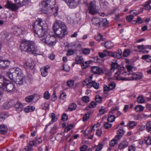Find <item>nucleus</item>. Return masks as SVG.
<instances>
[{"label":"nucleus","mask_w":151,"mask_h":151,"mask_svg":"<svg viewBox=\"0 0 151 151\" xmlns=\"http://www.w3.org/2000/svg\"><path fill=\"white\" fill-rule=\"evenodd\" d=\"M102 97L99 95H97L95 97V100L96 103H100L102 101Z\"/></svg>","instance_id":"79ce46f5"},{"label":"nucleus","mask_w":151,"mask_h":151,"mask_svg":"<svg viewBox=\"0 0 151 151\" xmlns=\"http://www.w3.org/2000/svg\"><path fill=\"white\" fill-rule=\"evenodd\" d=\"M99 54L100 57L101 58H104L107 56V54L106 52H99Z\"/></svg>","instance_id":"69168bd1"},{"label":"nucleus","mask_w":151,"mask_h":151,"mask_svg":"<svg viewBox=\"0 0 151 151\" xmlns=\"http://www.w3.org/2000/svg\"><path fill=\"white\" fill-rule=\"evenodd\" d=\"M135 150L136 147L132 145H130L128 147V151H135Z\"/></svg>","instance_id":"338daca9"},{"label":"nucleus","mask_w":151,"mask_h":151,"mask_svg":"<svg viewBox=\"0 0 151 151\" xmlns=\"http://www.w3.org/2000/svg\"><path fill=\"white\" fill-rule=\"evenodd\" d=\"M24 76H17L14 81L17 84L22 85L23 83Z\"/></svg>","instance_id":"4468645a"},{"label":"nucleus","mask_w":151,"mask_h":151,"mask_svg":"<svg viewBox=\"0 0 151 151\" xmlns=\"http://www.w3.org/2000/svg\"><path fill=\"white\" fill-rule=\"evenodd\" d=\"M96 8L95 1H93L91 2L88 6L89 13L93 15L97 14L98 12Z\"/></svg>","instance_id":"39448f33"},{"label":"nucleus","mask_w":151,"mask_h":151,"mask_svg":"<svg viewBox=\"0 0 151 151\" xmlns=\"http://www.w3.org/2000/svg\"><path fill=\"white\" fill-rule=\"evenodd\" d=\"M103 145L101 144H99L96 146L95 150L96 151H100L102 149Z\"/></svg>","instance_id":"0e129e2a"},{"label":"nucleus","mask_w":151,"mask_h":151,"mask_svg":"<svg viewBox=\"0 0 151 151\" xmlns=\"http://www.w3.org/2000/svg\"><path fill=\"white\" fill-rule=\"evenodd\" d=\"M128 145V142L126 141H124L119 144L118 148L120 149H123L127 147Z\"/></svg>","instance_id":"aec40b11"},{"label":"nucleus","mask_w":151,"mask_h":151,"mask_svg":"<svg viewBox=\"0 0 151 151\" xmlns=\"http://www.w3.org/2000/svg\"><path fill=\"white\" fill-rule=\"evenodd\" d=\"M111 68L110 70L111 72H114L115 69H118V71H123L124 69V67H122L119 65L116 62H112L111 64Z\"/></svg>","instance_id":"6e6552de"},{"label":"nucleus","mask_w":151,"mask_h":151,"mask_svg":"<svg viewBox=\"0 0 151 151\" xmlns=\"http://www.w3.org/2000/svg\"><path fill=\"white\" fill-rule=\"evenodd\" d=\"M35 107L32 106H29L25 107L24 109V111L27 113L32 112L34 111Z\"/></svg>","instance_id":"4be33fe9"},{"label":"nucleus","mask_w":151,"mask_h":151,"mask_svg":"<svg viewBox=\"0 0 151 151\" xmlns=\"http://www.w3.org/2000/svg\"><path fill=\"white\" fill-rule=\"evenodd\" d=\"M115 86L116 84L114 82L111 83L109 86V89L110 90H112L115 88Z\"/></svg>","instance_id":"864d4df0"},{"label":"nucleus","mask_w":151,"mask_h":151,"mask_svg":"<svg viewBox=\"0 0 151 151\" xmlns=\"http://www.w3.org/2000/svg\"><path fill=\"white\" fill-rule=\"evenodd\" d=\"M137 15V14L134 12L132 15H131L127 17V20L128 22H131L133 18V16Z\"/></svg>","instance_id":"e433bc0d"},{"label":"nucleus","mask_w":151,"mask_h":151,"mask_svg":"<svg viewBox=\"0 0 151 151\" xmlns=\"http://www.w3.org/2000/svg\"><path fill=\"white\" fill-rule=\"evenodd\" d=\"M144 109V107L140 105H137L135 107V110L137 112L142 111Z\"/></svg>","instance_id":"b1692460"},{"label":"nucleus","mask_w":151,"mask_h":151,"mask_svg":"<svg viewBox=\"0 0 151 151\" xmlns=\"http://www.w3.org/2000/svg\"><path fill=\"white\" fill-rule=\"evenodd\" d=\"M115 119V117L114 116L111 115L108 117L107 120L108 122H112L114 121Z\"/></svg>","instance_id":"603ef678"},{"label":"nucleus","mask_w":151,"mask_h":151,"mask_svg":"<svg viewBox=\"0 0 151 151\" xmlns=\"http://www.w3.org/2000/svg\"><path fill=\"white\" fill-rule=\"evenodd\" d=\"M131 73L129 72H124V69L123 71H117L116 73L114 76L116 79L118 81L124 80V78H121V75L126 76L127 75H131Z\"/></svg>","instance_id":"0eeeda50"},{"label":"nucleus","mask_w":151,"mask_h":151,"mask_svg":"<svg viewBox=\"0 0 151 151\" xmlns=\"http://www.w3.org/2000/svg\"><path fill=\"white\" fill-rule=\"evenodd\" d=\"M96 105V104L94 101H91L88 105V107L90 108H93Z\"/></svg>","instance_id":"09e8293b"},{"label":"nucleus","mask_w":151,"mask_h":151,"mask_svg":"<svg viewBox=\"0 0 151 151\" xmlns=\"http://www.w3.org/2000/svg\"><path fill=\"white\" fill-rule=\"evenodd\" d=\"M76 63L77 64H81L83 62V58L82 56H77L75 58Z\"/></svg>","instance_id":"5701e85b"},{"label":"nucleus","mask_w":151,"mask_h":151,"mask_svg":"<svg viewBox=\"0 0 151 151\" xmlns=\"http://www.w3.org/2000/svg\"><path fill=\"white\" fill-rule=\"evenodd\" d=\"M35 96V94H33L30 96H27L25 98V101L28 102H31L34 99Z\"/></svg>","instance_id":"c756f323"},{"label":"nucleus","mask_w":151,"mask_h":151,"mask_svg":"<svg viewBox=\"0 0 151 151\" xmlns=\"http://www.w3.org/2000/svg\"><path fill=\"white\" fill-rule=\"evenodd\" d=\"M91 71L95 74H99L102 73L103 70L98 66H94L91 67Z\"/></svg>","instance_id":"f8f14e48"},{"label":"nucleus","mask_w":151,"mask_h":151,"mask_svg":"<svg viewBox=\"0 0 151 151\" xmlns=\"http://www.w3.org/2000/svg\"><path fill=\"white\" fill-rule=\"evenodd\" d=\"M137 101L139 103H142L145 101V100L143 97L139 96L137 98Z\"/></svg>","instance_id":"c03bdc74"},{"label":"nucleus","mask_w":151,"mask_h":151,"mask_svg":"<svg viewBox=\"0 0 151 151\" xmlns=\"http://www.w3.org/2000/svg\"><path fill=\"white\" fill-rule=\"evenodd\" d=\"M74 53V50H68L66 53L67 56H70L73 55Z\"/></svg>","instance_id":"bf43d9fd"},{"label":"nucleus","mask_w":151,"mask_h":151,"mask_svg":"<svg viewBox=\"0 0 151 151\" xmlns=\"http://www.w3.org/2000/svg\"><path fill=\"white\" fill-rule=\"evenodd\" d=\"M90 114L88 112L83 116V121H86L89 118Z\"/></svg>","instance_id":"13d9d810"},{"label":"nucleus","mask_w":151,"mask_h":151,"mask_svg":"<svg viewBox=\"0 0 151 151\" xmlns=\"http://www.w3.org/2000/svg\"><path fill=\"white\" fill-rule=\"evenodd\" d=\"M131 77L133 79L135 80L139 79L141 78V76L139 75H138L135 73H132L131 74Z\"/></svg>","instance_id":"72a5a7b5"},{"label":"nucleus","mask_w":151,"mask_h":151,"mask_svg":"<svg viewBox=\"0 0 151 151\" xmlns=\"http://www.w3.org/2000/svg\"><path fill=\"white\" fill-rule=\"evenodd\" d=\"M113 47V43L110 41H108L106 42L105 47L106 49H111Z\"/></svg>","instance_id":"393cba45"},{"label":"nucleus","mask_w":151,"mask_h":151,"mask_svg":"<svg viewBox=\"0 0 151 151\" xmlns=\"http://www.w3.org/2000/svg\"><path fill=\"white\" fill-rule=\"evenodd\" d=\"M74 81L73 80H70L67 82V85L69 87H71L74 84Z\"/></svg>","instance_id":"3c124183"},{"label":"nucleus","mask_w":151,"mask_h":151,"mask_svg":"<svg viewBox=\"0 0 151 151\" xmlns=\"http://www.w3.org/2000/svg\"><path fill=\"white\" fill-rule=\"evenodd\" d=\"M47 68L45 67L41 68L40 70L41 74L42 76L45 77L47 75Z\"/></svg>","instance_id":"cd10ccee"},{"label":"nucleus","mask_w":151,"mask_h":151,"mask_svg":"<svg viewBox=\"0 0 151 151\" xmlns=\"http://www.w3.org/2000/svg\"><path fill=\"white\" fill-rule=\"evenodd\" d=\"M112 125L111 124L107 122L104 124V126L105 129H108L110 128L111 127Z\"/></svg>","instance_id":"680f3d73"},{"label":"nucleus","mask_w":151,"mask_h":151,"mask_svg":"<svg viewBox=\"0 0 151 151\" xmlns=\"http://www.w3.org/2000/svg\"><path fill=\"white\" fill-rule=\"evenodd\" d=\"M53 31L56 36L62 38L67 33L66 27L64 23L61 22H56L53 26Z\"/></svg>","instance_id":"7ed1b4c3"},{"label":"nucleus","mask_w":151,"mask_h":151,"mask_svg":"<svg viewBox=\"0 0 151 151\" xmlns=\"http://www.w3.org/2000/svg\"><path fill=\"white\" fill-rule=\"evenodd\" d=\"M144 127L148 132H150L151 131V122L149 121L147 122L145 125L144 126Z\"/></svg>","instance_id":"a878e982"},{"label":"nucleus","mask_w":151,"mask_h":151,"mask_svg":"<svg viewBox=\"0 0 151 151\" xmlns=\"http://www.w3.org/2000/svg\"><path fill=\"white\" fill-rule=\"evenodd\" d=\"M12 105L11 101H6L4 105V109H8L10 108Z\"/></svg>","instance_id":"7c9ffc66"},{"label":"nucleus","mask_w":151,"mask_h":151,"mask_svg":"<svg viewBox=\"0 0 151 151\" xmlns=\"http://www.w3.org/2000/svg\"><path fill=\"white\" fill-rule=\"evenodd\" d=\"M36 141L35 140L30 141L28 146L27 147L28 148H30L32 149V151L33 150V147L35 145Z\"/></svg>","instance_id":"ea45409f"},{"label":"nucleus","mask_w":151,"mask_h":151,"mask_svg":"<svg viewBox=\"0 0 151 151\" xmlns=\"http://www.w3.org/2000/svg\"><path fill=\"white\" fill-rule=\"evenodd\" d=\"M56 4L55 0H47L42 3V11L45 14L48 13L50 10H52Z\"/></svg>","instance_id":"20e7f679"},{"label":"nucleus","mask_w":151,"mask_h":151,"mask_svg":"<svg viewBox=\"0 0 151 151\" xmlns=\"http://www.w3.org/2000/svg\"><path fill=\"white\" fill-rule=\"evenodd\" d=\"M100 19V18L97 17H94L91 20V23L99 27Z\"/></svg>","instance_id":"6ab92c4d"},{"label":"nucleus","mask_w":151,"mask_h":151,"mask_svg":"<svg viewBox=\"0 0 151 151\" xmlns=\"http://www.w3.org/2000/svg\"><path fill=\"white\" fill-rule=\"evenodd\" d=\"M151 2V0H149L148 1L146 2L144 6L145 9V10H148L151 9V7L150 5Z\"/></svg>","instance_id":"473e14b6"},{"label":"nucleus","mask_w":151,"mask_h":151,"mask_svg":"<svg viewBox=\"0 0 151 151\" xmlns=\"http://www.w3.org/2000/svg\"><path fill=\"white\" fill-rule=\"evenodd\" d=\"M6 82L7 81L4 77L0 75V87H3Z\"/></svg>","instance_id":"a211bd4d"},{"label":"nucleus","mask_w":151,"mask_h":151,"mask_svg":"<svg viewBox=\"0 0 151 151\" xmlns=\"http://www.w3.org/2000/svg\"><path fill=\"white\" fill-rule=\"evenodd\" d=\"M93 86L96 89H98L99 87V84L95 82V81H92Z\"/></svg>","instance_id":"49530a36"},{"label":"nucleus","mask_w":151,"mask_h":151,"mask_svg":"<svg viewBox=\"0 0 151 151\" xmlns=\"http://www.w3.org/2000/svg\"><path fill=\"white\" fill-rule=\"evenodd\" d=\"M32 27L35 36L40 37L43 43L50 47L55 45L56 38L48 33V27L45 21L38 18L33 23Z\"/></svg>","instance_id":"f257e3e1"},{"label":"nucleus","mask_w":151,"mask_h":151,"mask_svg":"<svg viewBox=\"0 0 151 151\" xmlns=\"http://www.w3.org/2000/svg\"><path fill=\"white\" fill-rule=\"evenodd\" d=\"M20 49L22 51L27 52L30 54L36 55L38 49L33 42L24 40L21 42Z\"/></svg>","instance_id":"f03ea898"},{"label":"nucleus","mask_w":151,"mask_h":151,"mask_svg":"<svg viewBox=\"0 0 151 151\" xmlns=\"http://www.w3.org/2000/svg\"><path fill=\"white\" fill-rule=\"evenodd\" d=\"M5 8L10 9L12 11H16L17 9L16 4H13L9 1H7L6 4L5 6Z\"/></svg>","instance_id":"1a4fd4ad"},{"label":"nucleus","mask_w":151,"mask_h":151,"mask_svg":"<svg viewBox=\"0 0 151 151\" xmlns=\"http://www.w3.org/2000/svg\"><path fill=\"white\" fill-rule=\"evenodd\" d=\"M150 57L151 56L150 55H145L142 56V59L143 60H146L147 62H149L151 61V59H149Z\"/></svg>","instance_id":"f704fd0d"},{"label":"nucleus","mask_w":151,"mask_h":151,"mask_svg":"<svg viewBox=\"0 0 151 151\" xmlns=\"http://www.w3.org/2000/svg\"><path fill=\"white\" fill-rule=\"evenodd\" d=\"M7 116V114L5 113H2L0 114V121L4 120Z\"/></svg>","instance_id":"58836bf2"},{"label":"nucleus","mask_w":151,"mask_h":151,"mask_svg":"<svg viewBox=\"0 0 151 151\" xmlns=\"http://www.w3.org/2000/svg\"><path fill=\"white\" fill-rule=\"evenodd\" d=\"M99 27H106L109 24V22L106 18H100Z\"/></svg>","instance_id":"9b49d317"},{"label":"nucleus","mask_w":151,"mask_h":151,"mask_svg":"<svg viewBox=\"0 0 151 151\" xmlns=\"http://www.w3.org/2000/svg\"><path fill=\"white\" fill-rule=\"evenodd\" d=\"M57 127L56 126H54L53 127L51 128L50 131V132L53 134H54L56 133V129Z\"/></svg>","instance_id":"6e6d98bb"},{"label":"nucleus","mask_w":151,"mask_h":151,"mask_svg":"<svg viewBox=\"0 0 151 151\" xmlns=\"http://www.w3.org/2000/svg\"><path fill=\"white\" fill-rule=\"evenodd\" d=\"M124 131L123 128L118 130L117 132V135L115 136V138L117 140H119L122 137L124 134Z\"/></svg>","instance_id":"2eb2a0df"},{"label":"nucleus","mask_w":151,"mask_h":151,"mask_svg":"<svg viewBox=\"0 0 151 151\" xmlns=\"http://www.w3.org/2000/svg\"><path fill=\"white\" fill-rule=\"evenodd\" d=\"M143 142L145 143L147 145H150L151 144V138L149 136L146 137L144 140V141H143Z\"/></svg>","instance_id":"2f4dec72"},{"label":"nucleus","mask_w":151,"mask_h":151,"mask_svg":"<svg viewBox=\"0 0 151 151\" xmlns=\"http://www.w3.org/2000/svg\"><path fill=\"white\" fill-rule=\"evenodd\" d=\"M14 73L13 72H7L6 73V76L12 81H14Z\"/></svg>","instance_id":"bb28decb"},{"label":"nucleus","mask_w":151,"mask_h":151,"mask_svg":"<svg viewBox=\"0 0 151 151\" xmlns=\"http://www.w3.org/2000/svg\"><path fill=\"white\" fill-rule=\"evenodd\" d=\"M44 98L46 99H49L50 98V95L48 91L45 92L44 94Z\"/></svg>","instance_id":"052dcab7"},{"label":"nucleus","mask_w":151,"mask_h":151,"mask_svg":"<svg viewBox=\"0 0 151 151\" xmlns=\"http://www.w3.org/2000/svg\"><path fill=\"white\" fill-rule=\"evenodd\" d=\"M132 52V51L129 49H125L123 53V55L124 57H127Z\"/></svg>","instance_id":"c85d7f7f"},{"label":"nucleus","mask_w":151,"mask_h":151,"mask_svg":"<svg viewBox=\"0 0 151 151\" xmlns=\"http://www.w3.org/2000/svg\"><path fill=\"white\" fill-rule=\"evenodd\" d=\"M14 72V74H16L17 76H24L22 70L19 68H16Z\"/></svg>","instance_id":"412c9836"},{"label":"nucleus","mask_w":151,"mask_h":151,"mask_svg":"<svg viewBox=\"0 0 151 151\" xmlns=\"http://www.w3.org/2000/svg\"><path fill=\"white\" fill-rule=\"evenodd\" d=\"M104 52H106L107 54V55L114 57V56L113 55H114V52H112L111 51H108L106 50H104Z\"/></svg>","instance_id":"e2e57ef3"},{"label":"nucleus","mask_w":151,"mask_h":151,"mask_svg":"<svg viewBox=\"0 0 151 151\" xmlns=\"http://www.w3.org/2000/svg\"><path fill=\"white\" fill-rule=\"evenodd\" d=\"M10 63V62L8 60H3L0 62V68L2 69L7 68L9 67Z\"/></svg>","instance_id":"9d476101"},{"label":"nucleus","mask_w":151,"mask_h":151,"mask_svg":"<svg viewBox=\"0 0 151 151\" xmlns=\"http://www.w3.org/2000/svg\"><path fill=\"white\" fill-rule=\"evenodd\" d=\"M103 36L101 34L99 33L98 35L95 37V39L96 40L100 41L103 38Z\"/></svg>","instance_id":"a18cd8bd"},{"label":"nucleus","mask_w":151,"mask_h":151,"mask_svg":"<svg viewBox=\"0 0 151 151\" xmlns=\"http://www.w3.org/2000/svg\"><path fill=\"white\" fill-rule=\"evenodd\" d=\"M122 52L121 50H118L114 52V57L118 59L121 58L122 57Z\"/></svg>","instance_id":"dca6fc26"},{"label":"nucleus","mask_w":151,"mask_h":151,"mask_svg":"<svg viewBox=\"0 0 151 151\" xmlns=\"http://www.w3.org/2000/svg\"><path fill=\"white\" fill-rule=\"evenodd\" d=\"M116 139H114L110 141L109 142V145L111 147L114 146L116 144L117 141Z\"/></svg>","instance_id":"8fccbe9b"},{"label":"nucleus","mask_w":151,"mask_h":151,"mask_svg":"<svg viewBox=\"0 0 151 151\" xmlns=\"http://www.w3.org/2000/svg\"><path fill=\"white\" fill-rule=\"evenodd\" d=\"M82 52L83 54H84L85 55H87L89 54L90 52V50L88 48H85L82 49Z\"/></svg>","instance_id":"37998d69"},{"label":"nucleus","mask_w":151,"mask_h":151,"mask_svg":"<svg viewBox=\"0 0 151 151\" xmlns=\"http://www.w3.org/2000/svg\"><path fill=\"white\" fill-rule=\"evenodd\" d=\"M82 99L83 101L86 103H88L90 101L89 97L87 96H85L83 97Z\"/></svg>","instance_id":"de8ad7c7"},{"label":"nucleus","mask_w":151,"mask_h":151,"mask_svg":"<svg viewBox=\"0 0 151 151\" xmlns=\"http://www.w3.org/2000/svg\"><path fill=\"white\" fill-rule=\"evenodd\" d=\"M3 89L6 90L9 92H12L14 91L15 89V88L14 85V83H12L6 82V83L4 85L3 87Z\"/></svg>","instance_id":"423d86ee"},{"label":"nucleus","mask_w":151,"mask_h":151,"mask_svg":"<svg viewBox=\"0 0 151 151\" xmlns=\"http://www.w3.org/2000/svg\"><path fill=\"white\" fill-rule=\"evenodd\" d=\"M137 123L134 121H129L128 124L130 128L132 129V128L137 125Z\"/></svg>","instance_id":"a19ab883"},{"label":"nucleus","mask_w":151,"mask_h":151,"mask_svg":"<svg viewBox=\"0 0 151 151\" xmlns=\"http://www.w3.org/2000/svg\"><path fill=\"white\" fill-rule=\"evenodd\" d=\"M14 107L18 113L21 111L24 108L22 104L19 102H17L15 104Z\"/></svg>","instance_id":"ddd939ff"},{"label":"nucleus","mask_w":151,"mask_h":151,"mask_svg":"<svg viewBox=\"0 0 151 151\" xmlns=\"http://www.w3.org/2000/svg\"><path fill=\"white\" fill-rule=\"evenodd\" d=\"M57 97L55 95V91L54 90L52 96L51 100L52 101H54L57 99Z\"/></svg>","instance_id":"5fc2aeb1"},{"label":"nucleus","mask_w":151,"mask_h":151,"mask_svg":"<svg viewBox=\"0 0 151 151\" xmlns=\"http://www.w3.org/2000/svg\"><path fill=\"white\" fill-rule=\"evenodd\" d=\"M15 2H17V1L18 2L17 4L20 5L21 6L24 5L25 3L28 1V0H14Z\"/></svg>","instance_id":"c9c22d12"},{"label":"nucleus","mask_w":151,"mask_h":151,"mask_svg":"<svg viewBox=\"0 0 151 151\" xmlns=\"http://www.w3.org/2000/svg\"><path fill=\"white\" fill-rule=\"evenodd\" d=\"M88 147L85 145H82L80 148V151H85L87 149Z\"/></svg>","instance_id":"774afa93"},{"label":"nucleus","mask_w":151,"mask_h":151,"mask_svg":"<svg viewBox=\"0 0 151 151\" xmlns=\"http://www.w3.org/2000/svg\"><path fill=\"white\" fill-rule=\"evenodd\" d=\"M0 133L1 134H6L8 130L7 126L3 124L0 126Z\"/></svg>","instance_id":"f3484780"},{"label":"nucleus","mask_w":151,"mask_h":151,"mask_svg":"<svg viewBox=\"0 0 151 151\" xmlns=\"http://www.w3.org/2000/svg\"><path fill=\"white\" fill-rule=\"evenodd\" d=\"M51 118H52V121L53 122H55L57 120V118H56L55 114L53 113L51 114Z\"/></svg>","instance_id":"4d7b16f0"},{"label":"nucleus","mask_w":151,"mask_h":151,"mask_svg":"<svg viewBox=\"0 0 151 151\" xmlns=\"http://www.w3.org/2000/svg\"><path fill=\"white\" fill-rule=\"evenodd\" d=\"M76 105L74 103L70 104L69 106L68 109L70 111H73L76 109Z\"/></svg>","instance_id":"4c0bfd02"}]
</instances>
